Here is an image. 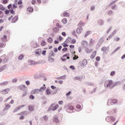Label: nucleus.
Wrapping results in <instances>:
<instances>
[{
  "instance_id": "48",
  "label": "nucleus",
  "mask_w": 125,
  "mask_h": 125,
  "mask_svg": "<svg viewBox=\"0 0 125 125\" xmlns=\"http://www.w3.org/2000/svg\"><path fill=\"white\" fill-rule=\"evenodd\" d=\"M68 50V48H62V51H64V52H66Z\"/></svg>"
},
{
  "instance_id": "37",
  "label": "nucleus",
  "mask_w": 125,
  "mask_h": 125,
  "mask_svg": "<svg viewBox=\"0 0 125 125\" xmlns=\"http://www.w3.org/2000/svg\"><path fill=\"white\" fill-rule=\"evenodd\" d=\"M46 92L47 94H50L51 93V92L48 89H47L46 90Z\"/></svg>"
},
{
  "instance_id": "24",
  "label": "nucleus",
  "mask_w": 125,
  "mask_h": 125,
  "mask_svg": "<svg viewBox=\"0 0 125 125\" xmlns=\"http://www.w3.org/2000/svg\"><path fill=\"white\" fill-rule=\"evenodd\" d=\"M27 10L29 12H33V8H32V7H28V8H27Z\"/></svg>"
},
{
  "instance_id": "39",
  "label": "nucleus",
  "mask_w": 125,
  "mask_h": 125,
  "mask_svg": "<svg viewBox=\"0 0 125 125\" xmlns=\"http://www.w3.org/2000/svg\"><path fill=\"white\" fill-rule=\"evenodd\" d=\"M58 41H62L63 40V38L62 36H59V38L57 39Z\"/></svg>"
},
{
  "instance_id": "22",
  "label": "nucleus",
  "mask_w": 125,
  "mask_h": 125,
  "mask_svg": "<svg viewBox=\"0 0 125 125\" xmlns=\"http://www.w3.org/2000/svg\"><path fill=\"white\" fill-rule=\"evenodd\" d=\"M53 31L54 33H57L59 31V29L57 27H55L53 29Z\"/></svg>"
},
{
  "instance_id": "13",
  "label": "nucleus",
  "mask_w": 125,
  "mask_h": 125,
  "mask_svg": "<svg viewBox=\"0 0 125 125\" xmlns=\"http://www.w3.org/2000/svg\"><path fill=\"white\" fill-rule=\"evenodd\" d=\"M18 20V17L15 16L14 18L12 20V23H15L16 21Z\"/></svg>"
},
{
  "instance_id": "49",
  "label": "nucleus",
  "mask_w": 125,
  "mask_h": 125,
  "mask_svg": "<svg viewBox=\"0 0 125 125\" xmlns=\"http://www.w3.org/2000/svg\"><path fill=\"white\" fill-rule=\"evenodd\" d=\"M114 40L116 41V42H119L120 41V38L119 37H117L116 38H115L114 39Z\"/></svg>"
},
{
  "instance_id": "42",
  "label": "nucleus",
  "mask_w": 125,
  "mask_h": 125,
  "mask_svg": "<svg viewBox=\"0 0 125 125\" xmlns=\"http://www.w3.org/2000/svg\"><path fill=\"white\" fill-rule=\"evenodd\" d=\"M106 49H107V48H106V47H103L102 48V51H106Z\"/></svg>"
},
{
  "instance_id": "33",
  "label": "nucleus",
  "mask_w": 125,
  "mask_h": 125,
  "mask_svg": "<svg viewBox=\"0 0 125 125\" xmlns=\"http://www.w3.org/2000/svg\"><path fill=\"white\" fill-rule=\"evenodd\" d=\"M115 74H116L115 71H111L110 75L111 77H113V76H115Z\"/></svg>"
},
{
  "instance_id": "51",
  "label": "nucleus",
  "mask_w": 125,
  "mask_h": 125,
  "mask_svg": "<svg viewBox=\"0 0 125 125\" xmlns=\"http://www.w3.org/2000/svg\"><path fill=\"white\" fill-rule=\"evenodd\" d=\"M25 83L27 85H30V81H26Z\"/></svg>"
},
{
  "instance_id": "60",
  "label": "nucleus",
  "mask_w": 125,
  "mask_h": 125,
  "mask_svg": "<svg viewBox=\"0 0 125 125\" xmlns=\"http://www.w3.org/2000/svg\"><path fill=\"white\" fill-rule=\"evenodd\" d=\"M45 53H46V51H43L42 52V54L43 55H45Z\"/></svg>"
},
{
  "instance_id": "21",
  "label": "nucleus",
  "mask_w": 125,
  "mask_h": 125,
  "mask_svg": "<svg viewBox=\"0 0 125 125\" xmlns=\"http://www.w3.org/2000/svg\"><path fill=\"white\" fill-rule=\"evenodd\" d=\"M76 42V40L71 39V40L70 41V43H71L72 44H75Z\"/></svg>"
},
{
  "instance_id": "32",
  "label": "nucleus",
  "mask_w": 125,
  "mask_h": 125,
  "mask_svg": "<svg viewBox=\"0 0 125 125\" xmlns=\"http://www.w3.org/2000/svg\"><path fill=\"white\" fill-rule=\"evenodd\" d=\"M8 1H9V0H3V4H6V3H8Z\"/></svg>"
},
{
  "instance_id": "16",
  "label": "nucleus",
  "mask_w": 125,
  "mask_h": 125,
  "mask_svg": "<svg viewBox=\"0 0 125 125\" xmlns=\"http://www.w3.org/2000/svg\"><path fill=\"white\" fill-rule=\"evenodd\" d=\"M63 17H69L70 16V14L67 12L63 13Z\"/></svg>"
},
{
  "instance_id": "56",
  "label": "nucleus",
  "mask_w": 125,
  "mask_h": 125,
  "mask_svg": "<svg viewBox=\"0 0 125 125\" xmlns=\"http://www.w3.org/2000/svg\"><path fill=\"white\" fill-rule=\"evenodd\" d=\"M11 98H12V97H11V96L8 97V98L5 100V102H7V101H8V100H9L10 99H11Z\"/></svg>"
},
{
  "instance_id": "12",
  "label": "nucleus",
  "mask_w": 125,
  "mask_h": 125,
  "mask_svg": "<svg viewBox=\"0 0 125 125\" xmlns=\"http://www.w3.org/2000/svg\"><path fill=\"white\" fill-rule=\"evenodd\" d=\"M71 40L72 38H71L70 37H68L67 39L65 40V42H66V43H71Z\"/></svg>"
},
{
  "instance_id": "19",
  "label": "nucleus",
  "mask_w": 125,
  "mask_h": 125,
  "mask_svg": "<svg viewBox=\"0 0 125 125\" xmlns=\"http://www.w3.org/2000/svg\"><path fill=\"white\" fill-rule=\"evenodd\" d=\"M67 21H68L67 20V19L64 18V19H63L62 20V23H63V24H66Z\"/></svg>"
},
{
  "instance_id": "44",
  "label": "nucleus",
  "mask_w": 125,
  "mask_h": 125,
  "mask_svg": "<svg viewBox=\"0 0 125 125\" xmlns=\"http://www.w3.org/2000/svg\"><path fill=\"white\" fill-rule=\"evenodd\" d=\"M11 7H12V5L11 4H9L7 6L8 9H10Z\"/></svg>"
},
{
  "instance_id": "64",
  "label": "nucleus",
  "mask_w": 125,
  "mask_h": 125,
  "mask_svg": "<svg viewBox=\"0 0 125 125\" xmlns=\"http://www.w3.org/2000/svg\"><path fill=\"white\" fill-rule=\"evenodd\" d=\"M12 82L13 83H16V82H17V79H14L13 80Z\"/></svg>"
},
{
  "instance_id": "10",
  "label": "nucleus",
  "mask_w": 125,
  "mask_h": 125,
  "mask_svg": "<svg viewBox=\"0 0 125 125\" xmlns=\"http://www.w3.org/2000/svg\"><path fill=\"white\" fill-rule=\"evenodd\" d=\"M107 84L106 85L107 87H109L110 85H112L113 84V81L112 80H109L107 82Z\"/></svg>"
},
{
  "instance_id": "26",
  "label": "nucleus",
  "mask_w": 125,
  "mask_h": 125,
  "mask_svg": "<svg viewBox=\"0 0 125 125\" xmlns=\"http://www.w3.org/2000/svg\"><path fill=\"white\" fill-rule=\"evenodd\" d=\"M44 86L42 87L41 88H40V89H39L40 91H42V90H44V89H45L46 87H45V85H43Z\"/></svg>"
},
{
  "instance_id": "14",
  "label": "nucleus",
  "mask_w": 125,
  "mask_h": 125,
  "mask_svg": "<svg viewBox=\"0 0 125 125\" xmlns=\"http://www.w3.org/2000/svg\"><path fill=\"white\" fill-rule=\"evenodd\" d=\"M28 110L30 111V112H33V111H34V106L32 105H29Z\"/></svg>"
},
{
  "instance_id": "58",
  "label": "nucleus",
  "mask_w": 125,
  "mask_h": 125,
  "mask_svg": "<svg viewBox=\"0 0 125 125\" xmlns=\"http://www.w3.org/2000/svg\"><path fill=\"white\" fill-rule=\"evenodd\" d=\"M62 36H63V37H66V33H65V32H62Z\"/></svg>"
},
{
  "instance_id": "31",
  "label": "nucleus",
  "mask_w": 125,
  "mask_h": 125,
  "mask_svg": "<svg viewBox=\"0 0 125 125\" xmlns=\"http://www.w3.org/2000/svg\"><path fill=\"white\" fill-rule=\"evenodd\" d=\"M23 58H24V56L23 55H21L19 57V60H22V59H23Z\"/></svg>"
},
{
  "instance_id": "9",
  "label": "nucleus",
  "mask_w": 125,
  "mask_h": 125,
  "mask_svg": "<svg viewBox=\"0 0 125 125\" xmlns=\"http://www.w3.org/2000/svg\"><path fill=\"white\" fill-rule=\"evenodd\" d=\"M10 90V89L9 88L4 89L2 91V94H7Z\"/></svg>"
},
{
  "instance_id": "38",
  "label": "nucleus",
  "mask_w": 125,
  "mask_h": 125,
  "mask_svg": "<svg viewBox=\"0 0 125 125\" xmlns=\"http://www.w3.org/2000/svg\"><path fill=\"white\" fill-rule=\"evenodd\" d=\"M89 34H90V31H87L85 34V37H87Z\"/></svg>"
},
{
  "instance_id": "4",
  "label": "nucleus",
  "mask_w": 125,
  "mask_h": 125,
  "mask_svg": "<svg viewBox=\"0 0 125 125\" xmlns=\"http://www.w3.org/2000/svg\"><path fill=\"white\" fill-rule=\"evenodd\" d=\"M39 92H40V90L39 89H35L31 91V94H37Z\"/></svg>"
},
{
  "instance_id": "30",
  "label": "nucleus",
  "mask_w": 125,
  "mask_h": 125,
  "mask_svg": "<svg viewBox=\"0 0 125 125\" xmlns=\"http://www.w3.org/2000/svg\"><path fill=\"white\" fill-rule=\"evenodd\" d=\"M74 81H80L81 78L80 77H76L74 78Z\"/></svg>"
},
{
  "instance_id": "40",
  "label": "nucleus",
  "mask_w": 125,
  "mask_h": 125,
  "mask_svg": "<svg viewBox=\"0 0 125 125\" xmlns=\"http://www.w3.org/2000/svg\"><path fill=\"white\" fill-rule=\"evenodd\" d=\"M79 58V56H77V55H75L74 57H73V60H76Z\"/></svg>"
},
{
  "instance_id": "1",
  "label": "nucleus",
  "mask_w": 125,
  "mask_h": 125,
  "mask_svg": "<svg viewBox=\"0 0 125 125\" xmlns=\"http://www.w3.org/2000/svg\"><path fill=\"white\" fill-rule=\"evenodd\" d=\"M118 103V101L116 99H109L107 102V104L108 106L113 105V104H116Z\"/></svg>"
},
{
  "instance_id": "7",
  "label": "nucleus",
  "mask_w": 125,
  "mask_h": 125,
  "mask_svg": "<svg viewBox=\"0 0 125 125\" xmlns=\"http://www.w3.org/2000/svg\"><path fill=\"white\" fill-rule=\"evenodd\" d=\"M19 88L20 89H21V90H26V89H27V87L26 86H25L24 85H21L19 86Z\"/></svg>"
},
{
  "instance_id": "50",
  "label": "nucleus",
  "mask_w": 125,
  "mask_h": 125,
  "mask_svg": "<svg viewBox=\"0 0 125 125\" xmlns=\"http://www.w3.org/2000/svg\"><path fill=\"white\" fill-rule=\"evenodd\" d=\"M71 93H72V92L71 91L68 92L67 93H66V96H69V95H71Z\"/></svg>"
},
{
  "instance_id": "34",
  "label": "nucleus",
  "mask_w": 125,
  "mask_h": 125,
  "mask_svg": "<svg viewBox=\"0 0 125 125\" xmlns=\"http://www.w3.org/2000/svg\"><path fill=\"white\" fill-rule=\"evenodd\" d=\"M9 108H10V105L6 104V105L5 107V110H8V109H9Z\"/></svg>"
},
{
  "instance_id": "43",
  "label": "nucleus",
  "mask_w": 125,
  "mask_h": 125,
  "mask_svg": "<svg viewBox=\"0 0 125 125\" xmlns=\"http://www.w3.org/2000/svg\"><path fill=\"white\" fill-rule=\"evenodd\" d=\"M110 120H111L112 122H115V121H116V119H115L113 117H111Z\"/></svg>"
},
{
  "instance_id": "15",
  "label": "nucleus",
  "mask_w": 125,
  "mask_h": 125,
  "mask_svg": "<svg viewBox=\"0 0 125 125\" xmlns=\"http://www.w3.org/2000/svg\"><path fill=\"white\" fill-rule=\"evenodd\" d=\"M7 39V36L6 35H3V37L1 38V40L3 42H5Z\"/></svg>"
},
{
  "instance_id": "29",
  "label": "nucleus",
  "mask_w": 125,
  "mask_h": 125,
  "mask_svg": "<svg viewBox=\"0 0 125 125\" xmlns=\"http://www.w3.org/2000/svg\"><path fill=\"white\" fill-rule=\"evenodd\" d=\"M95 42V41L93 39H91L89 42L90 44H93V43H94Z\"/></svg>"
},
{
  "instance_id": "8",
  "label": "nucleus",
  "mask_w": 125,
  "mask_h": 125,
  "mask_svg": "<svg viewBox=\"0 0 125 125\" xmlns=\"http://www.w3.org/2000/svg\"><path fill=\"white\" fill-rule=\"evenodd\" d=\"M73 110H74V106L73 105H68V108H67V112H68V113H70V110L71 111H73Z\"/></svg>"
},
{
  "instance_id": "46",
  "label": "nucleus",
  "mask_w": 125,
  "mask_h": 125,
  "mask_svg": "<svg viewBox=\"0 0 125 125\" xmlns=\"http://www.w3.org/2000/svg\"><path fill=\"white\" fill-rule=\"evenodd\" d=\"M10 12L11 14H15L14 11H13V9H12L11 10H10Z\"/></svg>"
},
{
  "instance_id": "11",
  "label": "nucleus",
  "mask_w": 125,
  "mask_h": 125,
  "mask_svg": "<svg viewBox=\"0 0 125 125\" xmlns=\"http://www.w3.org/2000/svg\"><path fill=\"white\" fill-rule=\"evenodd\" d=\"M96 56V51H94V52L92 53V54L90 56L91 59H93V58H94V57H95Z\"/></svg>"
},
{
  "instance_id": "20",
  "label": "nucleus",
  "mask_w": 125,
  "mask_h": 125,
  "mask_svg": "<svg viewBox=\"0 0 125 125\" xmlns=\"http://www.w3.org/2000/svg\"><path fill=\"white\" fill-rule=\"evenodd\" d=\"M47 42H49V43H51V42H53V39L51 37H49L48 39H47Z\"/></svg>"
},
{
  "instance_id": "23",
  "label": "nucleus",
  "mask_w": 125,
  "mask_h": 125,
  "mask_svg": "<svg viewBox=\"0 0 125 125\" xmlns=\"http://www.w3.org/2000/svg\"><path fill=\"white\" fill-rule=\"evenodd\" d=\"M0 10L3 11L5 10V8H4L2 5H0Z\"/></svg>"
},
{
  "instance_id": "28",
  "label": "nucleus",
  "mask_w": 125,
  "mask_h": 125,
  "mask_svg": "<svg viewBox=\"0 0 125 125\" xmlns=\"http://www.w3.org/2000/svg\"><path fill=\"white\" fill-rule=\"evenodd\" d=\"M83 66H84V65H86L87 64V61L86 60H83Z\"/></svg>"
},
{
  "instance_id": "5",
  "label": "nucleus",
  "mask_w": 125,
  "mask_h": 125,
  "mask_svg": "<svg viewBox=\"0 0 125 125\" xmlns=\"http://www.w3.org/2000/svg\"><path fill=\"white\" fill-rule=\"evenodd\" d=\"M77 34H81L83 32V28L81 26H79L76 30Z\"/></svg>"
},
{
  "instance_id": "55",
  "label": "nucleus",
  "mask_w": 125,
  "mask_h": 125,
  "mask_svg": "<svg viewBox=\"0 0 125 125\" xmlns=\"http://www.w3.org/2000/svg\"><path fill=\"white\" fill-rule=\"evenodd\" d=\"M70 48H75V45H69Z\"/></svg>"
},
{
  "instance_id": "53",
  "label": "nucleus",
  "mask_w": 125,
  "mask_h": 125,
  "mask_svg": "<svg viewBox=\"0 0 125 125\" xmlns=\"http://www.w3.org/2000/svg\"><path fill=\"white\" fill-rule=\"evenodd\" d=\"M70 68L72 70H75V66L71 65L70 66Z\"/></svg>"
},
{
  "instance_id": "41",
  "label": "nucleus",
  "mask_w": 125,
  "mask_h": 125,
  "mask_svg": "<svg viewBox=\"0 0 125 125\" xmlns=\"http://www.w3.org/2000/svg\"><path fill=\"white\" fill-rule=\"evenodd\" d=\"M76 108L77 109H81L82 106L80 104L76 105Z\"/></svg>"
},
{
  "instance_id": "54",
  "label": "nucleus",
  "mask_w": 125,
  "mask_h": 125,
  "mask_svg": "<svg viewBox=\"0 0 125 125\" xmlns=\"http://www.w3.org/2000/svg\"><path fill=\"white\" fill-rule=\"evenodd\" d=\"M31 2H32V4H35L36 2V0H32Z\"/></svg>"
},
{
  "instance_id": "17",
  "label": "nucleus",
  "mask_w": 125,
  "mask_h": 125,
  "mask_svg": "<svg viewBox=\"0 0 125 125\" xmlns=\"http://www.w3.org/2000/svg\"><path fill=\"white\" fill-rule=\"evenodd\" d=\"M36 64H37V62H36L35 61H29V65H36Z\"/></svg>"
},
{
  "instance_id": "6",
  "label": "nucleus",
  "mask_w": 125,
  "mask_h": 125,
  "mask_svg": "<svg viewBox=\"0 0 125 125\" xmlns=\"http://www.w3.org/2000/svg\"><path fill=\"white\" fill-rule=\"evenodd\" d=\"M53 105L54 104H52L50 106V109H52V111H55V110H56L57 109H58V107H59L58 104L56 105L54 108H53Z\"/></svg>"
},
{
  "instance_id": "52",
  "label": "nucleus",
  "mask_w": 125,
  "mask_h": 125,
  "mask_svg": "<svg viewBox=\"0 0 125 125\" xmlns=\"http://www.w3.org/2000/svg\"><path fill=\"white\" fill-rule=\"evenodd\" d=\"M97 61H100V57H97L96 58Z\"/></svg>"
},
{
  "instance_id": "35",
  "label": "nucleus",
  "mask_w": 125,
  "mask_h": 125,
  "mask_svg": "<svg viewBox=\"0 0 125 125\" xmlns=\"http://www.w3.org/2000/svg\"><path fill=\"white\" fill-rule=\"evenodd\" d=\"M29 99L34 100V99H35V96L33 95H31L29 96Z\"/></svg>"
},
{
  "instance_id": "36",
  "label": "nucleus",
  "mask_w": 125,
  "mask_h": 125,
  "mask_svg": "<svg viewBox=\"0 0 125 125\" xmlns=\"http://www.w3.org/2000/svg\"><path fill=\"white\" fill-rule=\"evenodd\" d=\"M54 122H55V123H58V118L57 117H54Z\"/></svg>"
},
{
  "instance_id": "62",
  "label": "nucleus",
  "mask_w": 125,
  "mask_h": 125,
  "mask_svg": "<svg viewBox=\"0 0 125 125\" xmlns=\"http://www.w3.org/2000/svg\"><path fill=\"white\" fill-rule=\"evenodd\" d=\"M19 8H20V9H21L23 8V5H20L19 6Z\"/></svg>"
},
{
  "instance_id": "57",
  "label": "nucleus",
  "mask_w": 125,
  "mask_h": 125,
  "mask_svg": "<svg viewBox=\"0 0 125 125\" xmlns=\"http://www.w3.org/2000/svg\"><path fill=\"white\" fill-rule=\"evenodd\" d=\"M4 46V44L2 43H0V47H3Z\"/></svg>"
},
{
  "instance_id": "45",
  "label": "nucleus",
  "mask_w": 125,
  "mask_h": 125,
  "mask_svg": "<svg viewBox=\"0 0 125 125\" xmlns=\"http://www.w3.org/2000/svg\"><path fill=\"white\" fill-rule=\"evenodd\" d=\"M4 12L5 14H9V11L8 10H5Z\"/></svg>"
},
{
  "instance_id": "2",
  "label": "nucleus",
  "mask_w": 125,
  "mask_h": 125,
  "mask_svg": "<svg viewBox=\"0 0 125 125\" xmlns=\"http://www.w3.org/2000/svg\"><path fill=\"white\" fill-rule=\"evenodd\" d=\"M70 53H67L63 55L62 57H67L66 59H70ZM61 60L62 61V62H64L66 61V58H61Z\"/></svg>"
},
{
  "instance_id": "25",
  "label": "nucleus",
  "mask_w": 125,
  "mask_h": 125,
  "mask_svg": "<svg viewBox=\"0 0 125 125\" xmlns=\"http://www.w3.org/2000/svg\"><path fill=\"white\" fill-rule=\"evenodd\" d=\"M78 26H84V22H83L82 21H80L78 24Z\"/></svg>"
},
{
  "instance_id": "63",
  "label": "nucleus",
  "mask_w": 125,
  "mask_h": 125,
  "mask_svg": "<svg viewBox=\"0 0 125 125\" xmlns=\"http://www.w3.org/2000/svg\"><path fill=\"white\" fill-rule=\"evenodd\" d=\"M90 8L91 10H94V9H95V7L94 6H91Z\"/></svg>"
},
{
  "instance_id": "59",
  "label": "nucleus",
  "mask_w": 125,
  "mask_h": 125,
  "mask_svg": "<svg viewBox=\"0 0 125 125\" xmlns=\"http://www.w3.org/2000/svg\"><path fill=\"white\" fill-rule=\"evenodd\" d=\"M51 88H52V89H56V87H55L53 85H52V86H51Z\"/></svg>"
},
{
  "instance_id": "47",
  "label": "nucleus",
  "mask_w": 125,
  "mask_h": 125,
  "mask_svg": "<svg viewBox=\"0 0 125 125\" xmlns=\"http://www.w3.org/2000/svg\"><path fill=\"white\" fill-rule=\"evenodd\" d=\"M22 3L23 2H22V1H19L18 2V4H19V5H21Z\"/></svg>"
},
{
  "instance_id": "27",
  "label": "nucleus",
  "mask_w": 125,
  "mask_h": 125,
  "mask_svg": "<svg viewBox=\"0 0 125 125\" xmlns=\"http://www.w3.org/2000/svg\"><path fill=\"white\" fill-rule=\"evenodd\" d=\"M46 44V42H45V41H42V42H41V45L42 46H44V45H45Z\"/></svg>"
},
{
  "instance_id": "18",
  "label": "nucleus",
  "mask_w": 125,
  "mask_h": 125,
  "mask_svg": "<svg viewBox=\"0 0 125 125\" xmlns=\"http://www.w3.org/2000/svg\"><path fill=\"white\" fill-rule=\"evenodd\" d=\"M67 43H68L66 42V41L62 43V45L63 47H68V46H69V45Z\"/></svg>"
},
{
  "instance_id": "61",
  "label": "nucleus",
  "mask_w": 125,
  "mask_h": 125,
  "mask_svg": "<svg viewBox=\"0 0 125 125\" xmlns=\"http://www.w3.org/2000/svg\"><path fill=\"white\" fill-rule=\"evenodd\" d=\"M27 95V92H24L23 94H22V97H24Z\"/></svg>"
},
{
  "instance_id": "3",
  "label": "nucleus",
  "mask_w": 125,
  "mask_h": 125,
  "mask_svg": "<svg viewBox=\"0 0 125 125\" xmlns=\"http://www.w3.org/2000/svg\"><path fill=\"white\" fill-rule=\"evenodd\" d=\"M25 105L23 104V105H21V106H19L17 107H16L13 111L14 113H15L16 112H17V111H18V110H20V109H22V108H23V107H25Z\"/></svg>"
}]
</instances>
